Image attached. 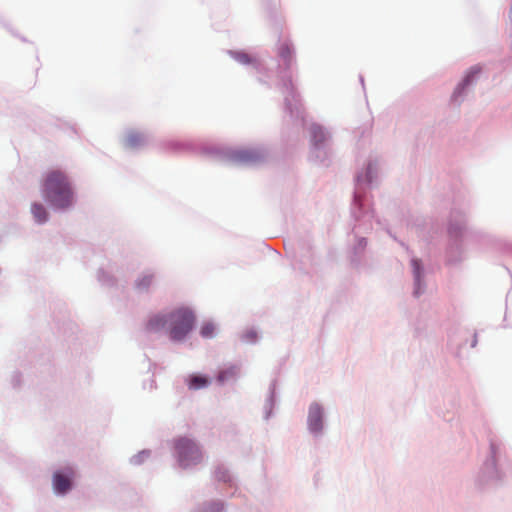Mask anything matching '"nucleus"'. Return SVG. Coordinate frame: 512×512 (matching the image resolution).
<instances>
[{
  "mask_svg": "<svg viewBox=\"0 0 512 512\" xmlns=\"http://www.w3.org/2000/svg\"><path fill=\"white\" fill-rule=\"evenodd\" d=\"M237 159L243 163H253L260 159V154L254 150H242L236 155Z\"/></svg>",
  "mask_w": 512,
  "mask_h": 512,
  "instance_id": "6",
  "label": "nucleus"
},
{
  "mask_svg": "<svg viewBox=\"0 0 512 512\" xmlns=\"http://www.w3.org/2000/svg\"><path fill=\"white\" fill-rule=\"evenodd\" d=\"M214 329H215V328H214V325H213V324H211V323H206V324H204V325L201 327V331H200V333H201V335H202L203 337H206V338H207V337H211V336L213 335V333H214Z\"/></svg>",
  "mask_w": 512,
  "mask_h": 512,
  "instance_id": "13",
  "label": "nucleus"
},
{
  "mask_svg": "<svg viewBox=\"0 0 512 512\" xmlns=\"http://www.w3.org/2000/svg\"><path fill=\"white\" fill-rule=\"evenodd\" d=\"M153 281V275L147 274L143 275L136 283L137 287L139 289H146L148 288Z\"/></svg>",
  "mask_w": 512,
  "mask_h": 512,
  "instance_id": "12",
  "label": "nucleus"
},
{
  "mask_svg": "<svg viewBox=\"0 0 512 512\" xmlns=\"http://www.w3.org/2000/svg\"><path fill=\"white\" fill-rule=\"evenodd\" d=\"M31 212L38 223H44L48 219V213L42 204L33 203Z\"/></svg>",
  "mask_w": 512,
  "mask_h": 512,
  "instance_id": "7",
  "label": "nucleus"
},
{
  "mask_svg": "<svg viewBox=\"0 0 512 512\" xmlns=\"http://www.w3.org/2000/svg\"><path fill=\"white\" fill-rule=\"evenodd\" d=\"M279 56L284 61H289L292 57V49L288 43H282L278 49Z\"/></svg>",
  "mask_w": 512,
  "mask_h": 512,
  "instance_id": "10",
  "label": "nucleus"
},
{
  "mask_svg": "<svg viewBox=\"0 0 512 512\" xmlns=\"http://www.w3.org/2000/svg\"><path fill=\"white\" fill-rule=\"evenodd\" d=\"M41 192L43 198L55 208H68L73 203L71 183L61 170H50L45 174Z\"/></svg>",
  "mask_w": 512,
  "mask_h": 512,
  "instance_id": "1",
  "label": "nucleus"
},
{
  "mask_svg": "<svg viewBox=\"0 0 512 512\" xmlns=\"http://www.w3.org/2000/svg\"><path fill=\"white\" fill-rule=\"evenodd\" d=\"M175 450L181 467L187 468L196 465L202 460L199 447L188 438H179L175 441Z\"/></svg>",
  "mask_w": 512,
  "mask_h": 512,
  "instance_id": "3",
  "label": "nucleus"
},
{
  "mask_svg": "<svg viewBox=\"0 0 512 512\" xmlns=\"http://www.w3.org/2000/svg\"><path fill=\"white\" fill-rule=\"evenodd\" d=\"M195 316L188 308H179L169 315H155L147 323L149 331H159L168 325L172 340L180 341L192 330Z\"/></svg>",
  "mask_w": 512,
  "mask_h": 512,
  "instance_id": "2",
  "label": "nucleus"
},
{
  "mask_svg": "<svg viewBox=\"0 0 512 512\" xmlns=\"http://www.w3.org/2000/svg\"><path fill=\"white\" fill-rule=\"evenodd\" d=\"M308 426L310 431L314 433L320 432L323 428V411L316 403L309 408Z\"/></svg>",
  "mask_w": 512,
  "mask_h": 512,
  "instance_id": "4",
  "label": "nucleus"
},
{
  "mask_svg": "<svg viewBox=\"0 0 512 512\" xmlns=\"http://www.w3.org/2000/svg\"><path fill=\"white\" fill-rule=\"evenodd\" d=\"M311 139L315 145H318V144H321L322 142H324L326 139L324 130L319 126H316V125L312 126L311 127Z\"/></svg>",
  "mask_w": 512,
  "mask_h": 512,
  "instance_id": "8",
  "label": "nucleus"
},
{
  "mask_svg": "<svg viewBox=\"0 0 512 512\" xmlns=\"http://www.w3.org/2000/svg\"><path fill=\"white\" fill-rule=\"evenodd\" d=\"M53 487L57 493L64 494L71 488L70 476L56 472L53 476Z\"/></svg>",
  "mask_w": 512,
  "mask_h": 512,
  "instance_id": "5",
  "label": "nucleus"
},
{
  "mask_svg": "<svg viewBox=\"0 0 512 512\" xmlns=\"http://www.w3.org/2000/svg\"><path fill=\"white\" fill-rule=\"evenodd\" d=\"M412 263V267H413V270H414V274H415V278L417 281H419L420 279V276H421V263L418 259H413L411 261Z\"/></svg>",
  "mask_w": 512,
  "mask_h": 512,
  "instance_id": "14",
  "label": "nucleus"
},
{
  "mask_svg": "<svg viewBox=\"0 0 512 512\" xmlns=\"http://www.w3.org/2000/svg\"><path fill=\"white\" fill-rule=\"evenodd\" d=\"M207 384H208L207 378H205L203 376H199V375L191 376L190 379H189V383H188L189 388L190 389H194V390L203 388Z\"/></svg>",
  "mask_w": 512,
  "mask_h": 512,
  "instance_id": "9",
  "label": "nucleus"
},
{
  "mask_svg": "<svg viewBox=\"0 0 512 512\" xmlns=\"http://www.w3.org/2000/svg\"><path fill=\"white\" fill-rule=\"evenodd\" d=\"M480 72V69L477 68V67H473L469 74L465 77L462 85H461V88L463 89L465 86H467L470 82H471V78L473 77L474 74H478Z\"/></svg>",
  "mask_w": 512,
  "mask_h": 512,
  "instance_id": "15",
  "label": "nucleus"
},
{
  "mask_svg": "<svg viewBox=\"0 0 512 512\" xmlns=\"http://www.w3.org/2000/svg\"><path fill=\"white\" fill-rule=\"evenodd\" d=\"M143 142V136L140 133H130L127 136L126 143L129 147H136Z\"/></svg>",
  "mask_w": 512,
  "mask_h": 512,
  "instance_id": "11",
  "label": "nucleus"
},
{
  "mask_svg": "<svg viewBox=\"0 0 512 512\" xmlns=\"http://www.w3.org/2000/svg\"><path fill=\"white\" fill-rule=\"evenodd\" d=\"M224 378H225V373H224V372H221V373L219 374V376H218L219 381H223V380H224Z\"/></svg>",
  "mask_w": 512,
  "mask_h": 512,
  "instance_id": "16",
  "label": "nucleus"
}]
</instances>
